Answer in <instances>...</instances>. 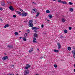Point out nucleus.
Returning <instances> with one entry per match:
<instances>
[{
  "instance_id": "25",
  "label": "nucleus",
  "mask_w": 75,
  "mask_h": 75,
  "mask_svg": "<svg viewBox=\"0 0 75 75\" xmlns=\"http://www.w3.org/2000/svg\"><path fill=\"white\" fill-rule=\"evenodd\" d=\"M26 66L27 67H28L29 68H30V65L28 64H26Z\"/></svg>"
},
{
  "instance_id": "42",
  "label": "nucleus",
  "mask_w": 75,
  "mask_h": 75,
  "mask_svg": "<svg viewBox=\"0 0 75 75\" xmlns=\"http://www.w3.org/2000/svg\"><path fill=\"white\" fill-rule=\"evenodd\" d=\"M42 28H43L44 27V25H41Z\"/></svg>"
},
{
  "instance_id": "2",
  "label": "nucleus",
  "mask_w": 75,
  "mask_h": 75,
  "mask_svg": "<svg viewBox=\"0 0 75 75\" xmlns=\"http://www.w3.org/2000/svg\"><path fill=\"white\" fill-rule=\"evenodd\" d=\"M37 11H37V9L35 8L32 9V12L33 13H36Z\"/></svg>"
},
{
  "instance_id": "20",
  "label": "nucleus",
  "mask_w": 75,
  "mask_h": 75,
  "mask_svg": "<svg viewBox=\"0 0 75 75\" xmlns=\"http://www.w3.org/2000/svg\"><path fill=\"white\" fill-rule=\"evenodd\" d=\"M73 10L74 9H73V8H70L69 11H71V12H72V11H73Z\"/></svg>"
},
{
  "instance_id": "41",
  "label": "nucleus",
  "mask_w": 75,
  "mask_h": 75,
  "mask_svg": "<svg viewBox=\"0 0 75 75\" xmlns=\"http://www.w3.org/2000/svg\"><path fill=\"white\" fill-rule=\"evenodd\" d=\"M0 10L1 11H2L3 10V8H0Z\"/></svg>"
},
{
  "instance_id": "19",
  "label": "nucleus",
  "mask_w": 75,
  "mask_h": 75,
  "mask_svg": "<svg viewBox=\"0 0 75 75\" xmlns=\"http://www.w3.org/2000/svg\"><path fill=\"white\" fill-rule=\"evenodd\" d=\"M15 35H18V32H15Z\"/></svg>"
},
{
  "instance_id": "55",
  "label": "nucleus",
  "mask_w": 75,
  "mask_h": 75,
  "mask_svg": "<svg viewBox=\"0 0 75 75\" xmlns=\"http://www.w3.org/2000/svg\"><path fill=\"white\" fill-rule=\"evenodd\" d=\"M47 18H46L45 19V20H47Z\"/></svg>"
},
{
  "instance_id": "7",
  "label": "nucleus",
  "mask_w": 75,
  "mask_h": 75,
  "mask_svg": "<svg viewBox=\"0 0 75 75\" xmlns=\"http://www.w3.org/2000/svg\"><path fill=\"white\" fill-rule=\"evenodd\" d=\"M57 45H58V50H60V49L61 48V44H60V43H59L58 42L57 43Z\"/></svg>"
},
{
  "instance_id": "31",
  "label": "nucleus",
  "mask_w": 75,
  "mask_h": 75,
  "mask_svg": "<svg viewBox=\"0 0 75 75\" xmlns=\"http://www.w3.org/2000/svg\"><path fill=\"white\" fill-rule=\"evenodd\" d=\"M25 37H27L28 35L27 33H25L24 35Z\"/></svg>"
},
{
  "instance_id": "15",
  "label": "nucleus",
  "mask_w": 75,
  "mask_h": 75,
  "mask_svg": "<svg viewBox=\"0 0 75 75\" xmlns=\"http://www.w3.org/2000/svg\"><path fill=\"white\" fill-rule=\"evenodd\" d=\"M25 73L24 74V75H26L27 74H29V72L26 71H24Z\"/></svg>"
},
{
  "instance_id": "22",
  "label": "nucleus",
  "mask_w": 75,
  "mask_h": 75,
  "mask_svg": "<svg viewBox=\"0 0 75 75\" xmlns=\"http://www.w3.org/2000/svg\"><path fill=\"white\" fill-rule=\"evenodd\" d=\"M67 50L69 51H71V48L70 47H69L67 48Z\"/></svg>"
},
{
  "instance_id": "44",
  "label": "nucleus",
  "mask_w": 75,
  "mask_h": 75,
  "mask_svg": "<svg viewBox=\"0 0 75 75\" xmlns=\"http://www.w3.org/2000/svg\"><path fill=\"white\" fill-rule=\"evenodd\" d=\"M0 20H1V21H3V19H1V18L0 19Z\"/></svg>"
},
{
  "instance_id": "21",
  "label": "nucleus",
  "mask_w": 75,
  "mask_h": 75,
  "mask_svg": "<svg viewBox=\"0 0 75 75\" xmlns=\"http://www.w3.org/2000/svg\"><path fill=\"white\" fill-rule=\"evenodd\" d=\"M46 13H50V11L49 10H47L46 11Z\"/></svg>"
},
{
  "instance_id": "56",
  "label": "nucleus",
  "mask_w": 75,
  "mask_h": 75,
  "mask_svg": "<svg viewBox=\"0 0 75 75\" xmlns=\"http://www.w3.org/2000/svg\"><path fill=\"white\" fill-rule=\"evenodd\" d=\"M5 55H7V54H5Z\"/></svg>"
},
{
  "instance_id": "5",
  "label": "nucleus",
  "mask_w": 75,
  "mask_h": 75,
  "mask_svg": "<svg viewBox=\"0 0 75 75\" xmlns=\"http://www.w3.org/2000/svg\"><path fill=\"white\" fill-rule=\"evenodd\" d=\"M7 47L8 48H9V49L13 48V45H7Z\"/></svg>"
},
{
  "instance_id": "30",
  "label": "nucleus",
  "mask_w": 75,
  "mask_h": 75,
  "mask_svg": "<svg viewBox=\"0 0 75 75\" xmlns=\"http://www.w3.org/2000/svg\"><path fill=\"white\" fill-rule=\"evenodd\" d=\"M27 32L28 33H28H30V30H27Z\"/></svg>"
},
{
  "instance_id": "1",
  "label": "nucleus",
  "mask_w": 75,
  "mask_h": 75,
  "mask_svg": "<svg viewBox=\"0 0 75 75\" xmlns=\"http://www.w3.org/2000/svg\"><path fill=\"white\" fill-rule=\"evenodd\" d=\"M33 20H30L29 21L28 23L29 27H32L33 26H34V25L33 24Z\"/></svg>"
},
{
  "instance_id": "57",
  "label": "nucleus",
  "mask_w": 75,
  "mask_h": 75,
  "mask_svg": "<svg viewBox=\"0 0 75 75\" xmlns=\"http://www.w3.org/2000/svg\"><path fill=\"white\" fill-rule=\"evenodd\" d=\"M19 32H21V31H19Z\"/></svg>"
},
{
  "instance_id": "38",
  "label": "nucleus",
  "mask_w": 75,
  "mask_h": 75,
  "mask_svg": "<svg viewBox=\"0 0 75 75\" xmlns=\"http://www.w3.org/2000/svg\"><path fill=\"white\" fill-rule=\"evenodd\" d=\"M19 16H21V15H22V13L21 12H20V13L19 14Z\"/></svg>"
},
{
  "instance_id": "54",
  "label": "nucleus",
  "mask_w": 75,
  "mask_h": 75,
  "mask_svg": "<svg viewBox=\"0 0 75 75\" xmlns=\"http://www.w3.org/2000/svg\"><path fill=\"white\" fill-rule=\"evenodd\" d=\"M10 3V2H9V3Z\"/></svg>"
},
{
  "instance_id": "16",
  "label": "nucleus",
  "mask_w": 75,
  "mask_h": 75,
  "mask_svg": "<svg viewBox=\"0 0 75 75\" xmlns=\"http://www.w3.org/2000/svg\"><path fill=\"white\" fill-rule=\"evenodd\" d=\"M9 27V25H8V24H7L4 27V28H6V27Z\"/></svg>"
},
{
  "instance_id": "24",
  "label": "nucleus",
  "mask_w": 75,
  "mask_h": 75,
  "mask_svg": "<svg viewBox=\"0 0 75 75\" xmlns=\"http://www.w3.org/2000/svg\"><path fill=\"white\" fill-rule=\"evenodd\" d=\"M64 33H68V31H67V30L65 29L64 31Z\"/></svg>"
},
{
  "instance_id": "40",
  "label": "nucleus",
  "mask_w": 75,
  "mask_h": 75,
  "mask_svg": "<svg viewBox=\"0 0 75 75\" xmlns=\"http://www.w3.org/2000/svg\"><path fill=\"white\" fill-rule=\"evenodd\" d=\"M13 17H14V18H16V15H13Z\"/></svg>"
},
{
  "instance_id": "17",
  "label": "nucleus",
  "mask_w": 75,
  "mask_h": 75,
  "mask_svg": "<svg viewBox=\"0 0 75 75\" xmlns=\"http://www.w3.org/2000/svg\"><path fill=\"white\" fill-rule=\"evenodd\" d=\"M38 36V35L37 33H34V37H37Z\"/></svg>"
},
{
  "instance_id": "8",
  "label": "nucleus",
  "mask_w": 75,
  "mask_h": 75,
  "mask_svg": "<svg viewBox=\"0 0 75 75\" xmlns=\"http://www.w3.org/2000/svg\"><path fill=\"white\" fill-rule=\"evenodd\" d=\"M8 59V57L6 56L3 57L2 58V59H3V61H4L6 60V59Z\"/></svg>"
},
{
  "instance_id": "37",
  "label": "nucleus",
  "mask_w": 75,
  "mask_h": 75,
  "mask_svg": "<svg viewBox=\"0 0 75 75\" xmlns=\"http://www.w3.org/2000/svg\"><path fill=\"white\" fill-rule=\"evenodd\" d=\"M7 75H14V74H9Z\"/></svg>"
},
{
  "instance_id": "48",
  "label": "nucleus",
  "mask_w": 75,
  "mask_h": 75,
  "mask_svg": "<svg viewBox=\"0 0 75 75\" xmlns=\"http://www.w3.org/2000/svg\"><path fill=\"white\" fill-rule=\"evenodd\" d=\"M21 38H22V37H20V39H21Z\"/></svg>"
},
{
  "instance_id": "3",
  "label": "nucleus",
  "mask_w": 75,
  "mask_h": 75,
  "mask_svg": "<svg viewBox=\"0 0 75 75\" xmlns=\"http://www.w3.org/2000/svg\"><path fill=\"white\" fill-rule=\"evenodd\" d=\"M9 8L11 10V11H14V8H13V6H9Z\"/></svg>"
},
{
  "instance_id": "43",
  "label": "nucleus",
  "mask_w": 75,
  "mask_h": 75,
  "mask_svg": "<svg viewBox=\"0 0 75 75\" xmlns=\"http://www.w3.org/2000/svg\"><path fill=\"white\" fill-rule=\"evenodd\" d=\"M32 4H36V3H35L34 2H32Z\"/></svg>"
},
{
  "instance_id": "50",
  "label": "nucleus",
  "mask_w": 75,
  "mask_h": 75,
  "mask_svg": "<svg viewBox=\"0 0 75 75\" xmlns=\"http://www.w3.org/2000/svg\"><path fill=\"white\" fill-rule=\"evenodd\" d=\"M74 72H75V69H74Z\"/></svg>"
},
{
  "instance_id": "46",
  "label": "nucleus",
  "mask_w": 75,
  "mask_h": 75,
  "mask_svg": "<svg viewBox=\"0 0 75 75\" xmlns=\"http://www.w3.org/2000/svg\"><path fill=\"white\" fill-rule=\"evenodd\" d=\"M37 50H38V51H40V49H39L38 48L37 49Z\"/></svg>"
},
{
  "instance_id": "4",
  "label": "nucleus",
  "mask_w": 75,
  "mask_h": 75,
  "mask_svg": "<svg viewBox=\"0 0 75 75\" xmlns=\"http://www.w3.org/2000/svg\"><path fill=\"white\" fill-rule=\"evenodd\" d=\"M28 16V14H27V13H22L23 17H24H24H26V16Z\"/></svg>"
},
{
  "instance_id": "10",
  "label": "nucleus",
  "mask_w": 75,
  "mask_h": 75,
  "mask_svg": "<svg viewBox=\"0 0 75 75\" xmlns=\"http://www.w3.org/2000/svg\"><path fill=\"white\" fill-rule=\"evenodd\" d=\"M35 40H36V39L35 38H33V42L37 43V41H35Z\"/></svg>"
},
{
  "instance_id": "18",
  "label": "nucleus",
  "mask_w": 75,
  "mask_h": 75,
  "mask_svg": "<svg viewBox=\"0 0 75 75\" xmlns=\"http://www.w3.org/2000/svg\"><path fill=\"white\" fill-rule=\"evenodd\" d=\"M32 49L30 50L29 51V53H30V52H32V51H33V49L32 48H31Z\"/></svg>"
},
{
  "instance_id": "52",
  "label": "nucleus",
  "mask_w": 75,
  "mask_h": 75,
  "mask_svg": "<svg viewBox=\"0 0 75 75\" xmlns=\"http://www.w3.org/2000/svg\"><path fill=\"white\" fill-rule=\"evenodd\" d=\"M12 66H13V67H14V65H12Z\"/></svg>"
},
{
  "instance_id": "13",
  "label": "nucleus",
  "mask_w": 75,
  "mask_h": 75,
  "mask_svg": "<svg viewBox=\"0 0 75 75\" xmlns=\"http://www.w3.org/2000/svg\"><path fill=\"white\" fill-rule=\"evenodd\" d=\"M53 51H54V52H59V50H58L54 49L53 50Z\"/></svg>"
},
{
  "instance_id": "47",
  "label": "nucleus",
  "mask_w": 75,
  "mask_h": 75,
  "mask_svg": "<svg viewBox=\"0 0 75 75\" xmlns=\"http://www.w3.org/2000/svg\"><path fill=\"white\" fill-rule=\"evenodd\" d=\"M42 58H43L42 57H41L40 58L41 59H42Z\"/></svg>"
},
{
  "instance_id": "26",
  "label": "nucleus",
  "mask_w": 75,
  "mask_h": 75,
  "mask_svg": "<svg viewBox=\"0 0 75 75\" xmlns=\"http://www.w3.org/2000/svg\"><path fill=\"white\" fill-rule=\"evenodd\" d=\"M40 15V13H37L36 15V16L37 17Z\"/></svg>"
},
{
  "instance_id": "6",
  "label": "nucleus",
  "mask_w": 75,
  "mask_h": 75,
  "mask_svg": "<svg viewBox=\"0 0 75 75\" xmlns=\"http://www.w3.org/2000/svg\"><path fill=\"white\" fill-rule=\"evenodd\" d=\"M74 57L75 58V50H73L72 51Z\"/></svg>"
},
{
  "instance_id": "32",
  "label": "nucleus",
  "mask_w": 75,
  "mask_h": 75,
  "mask_svg": "<svg viewBox=\"0 0 75 75\" xmlns=\"http://www.w3.org/2000/svg\"><path fill=\"white\" fill-rule=\"evenodd\" d=\"M60 38H61V39H63V38H64V37H63V36H62V35L61 36Z\"/></svg>"
},
{
  "instance_id": "29",
  "label": "nucleus",
  "mask_w": 75,
  "mask_h": 75,
  "mask_svg": "<svg viewBox=\"0 0 75 75\" xmlns=\"http://www.w3.org/2000/svg\"><path fill=\"white\" fill-rule=\"evenodd\" d=\"M62 22H63V23H64V22H65V20H64V18H62Z\"/></svg>"
},
{
  "instance_id": "35",
  "label": "nucleus",
  "mask_w": 75,
  "mask_h": 75,
  "mask_svg": "<svg viewBox=\"0 0 75 75\" xmlns=\"http://www.w3.org/2000/svg\"><path fill=\"white\" fill-rule=\"evenodd\" d=\"M69 30H72V27H69Z\"/></svg>"
},
{
  "instance_id": "45",
  "label": "nucleus",
  "mask_w": 75,
  "mask_h": 75,
  "mask_svg": "<svg viewBox=\"0 0 75 75\" xmlns=\"http://www.w3.org/2000/svg\"><path fill=\"white\" fill-rule=\"evenodd\" d=\"M34 32H35V33H37V30H34Z\"/></svg>"
},
{
  "instance_id": "33",
  "label": "nucleus",
  "mask_w": 75,
  "mask_h": 75,
  "mask_svg": "<svg viewBox=\"0 0 75 75\" xmlns=\"http://www.w3.org/2000/svg\"><path fill=\"white\" fill-rule=\"evenodd\" d=\"M25 69H28L29 68L27 67H25Z\"/></svg>"
},
{
  "instance_id": "39",
  "label": "nucleus",
  "mask_w": 75,
  "mask_h": 75,
  "mask_svg": "<svg viewBox=\"0 0 75 75\" xmlns=\"http://www.w3.org/2000/svg\"><path fill=\"white\" fill-rule=\"evenodd\" d=\"M20 11H21V12H22V13H23V12H24V11L22 9H20Z\"/></svg>"
},
{
  "instance_id": "51",
  "label": "nucleus",
  "mask_w": 75,
  "mask_h": 75,
  "mask_svg": "<svg viewBox=\"0 0 75 75\" xmlns=\"http://www.w3.org/2000/svg\"><path fill=\"white\" fill-rule=\"evenodd\" d=\"M53 1H55L56 0H52Z\"/></svg>"
},
{
  "instance_id": "12",
  "label": "nucleus",
  "mask_w": 75,
  "mask_h": 75,
  "mask_svg": "<svg viewBox=\"0 0 75 75\" xmlns=\"http://www.w3.org/2000/svg\"><path fill=\"white\" fill-rule=\"evenodd\" d=\"M48 17H49L50 18H52V16L51 14H49L48 15Z\"/></svg>"
},
{
  "instance_id": "11",
  "label": "nucleus",
  "mask_w": 75,
  "mask_h": 75,
  "mask_svg": "<svg viewBox=\"0 0 75 75\" xmlns=\"http://www.w3.org/2000/svg\"><path fill=\"white\" fill-rule=\"evenodd\" d=\"M62 4H67V3L65 1H62Z\"/></svg>"
},
{
  "instance_id": "36",
  "label": "nucleus",
  "mask_w": 75,
  "mask_h": 75,
  "mask_svg": "<svg viewBox=\"0 0 75 75\" xmlns=\"http://www.w3.org/2000/svg\"><path fill=\"white\" fill-rule=\"evenodd\" d=\"M16 13H17L18 14H19V13H20V11H16Z\"/></svg>"
},
{
  "instance_id": "23",
  "label": "nucleus",
  "mask_w": 75,
  "mask_h": 75,
  "mask_svg": "<svg viewBox=\"0 0 75 75\" xmlns=\"http://www.w3.org/2000/svg\"><path fill=\"white\" fill-rule=\"evenodd\" d=\"M23 40L24 41H27V39L25 38H23Z\"/></svg>"
},
{
  "instance_id": "53",
  "label": "nucleus",
  "mask_w": 75,
  "mask_h": 75,
  "mask_svg": "<svg viewBox=\"0 0 75 75\" xmlns=\"http://www.w3.org/2000/svg\"><path fill=\"white\" fill-rule=\"evenodd\" d=\"M16 75H18V74H17Z\"/></svg>"
},
{
  "instance_id": "34",
  "label": "nucleus",
  "mask_w": 75,
  "mask_h": 75,
  "mask_svg": "<svg viewBox=\"0 0 75 75\" xmlns=\"http://www.w3.org/2000/svg\"><path fill=\"white\" fill-rule=\"evenodd\" d=\"M54 67L55 68H57V65L56 64H54Z\"/></svg>"
},
{
  "instance_id": "28",
  "label": "nucleus",
  "mask_w": 75,
  "mask_h": 75,
  "mask_svg": "<svg viewBox=\"0 0 75 75\" xmlns=\"http://www.w3.org/2000/svg\"><path fill=\"white\" fill-rule=\"evenodd\" d=\"M62 1L61 0H58L57 1L58 2V3H62Z\"/></svg>"
},
{
  "instance_id": "49",
  "label": "nucleus",
  "mask_w": 75,
  "mask_h": 75,
  "mask_svg": "<svg viewBox=\"0 0 75 75\" xmlns=\"http://www.w3.org/2000/svg\"><path fill=\"white\" fill-rule=\"evenodd\" d=\"M47 20V21H48V22L50 21V20Z\"/></svg>"
},
{
  "instance_id": "14",
  "label": "nucleus",
  "mask_w": 75,
  "mask_h": 75,
  "mask_svg": "<svg viewBox=\"0 0 75 75\" xmlns=\"http://www.w3.org/2000/svg\"><path fill=\"white\" fill-rule=\"evenodd\" d=\"M1 4L2 6H5V5H6V4H5L4 2H3L1 3Z\"/></svg>"
},
{
  "instance_id": "27",
  "label": "nucleus",
  "mask_w": 75,
  "mask_h": 75,
  "mask_svg": "<svg viewBox=\"0 0 75 75\" xmlns=\"http://www.w3.org/2000/svg\"><path fill=\"white\" fill-rule=\"evenodd\" d=\"M69 4L70 5H72L73 4V3L71 2H69Z\"/></svg>"
},
{
  "instance_id": "9",
  "label": "nucleus",
  "mask_w": 75,
  "mask_h": 75,
  "mask_svg": "<svg viewBox=\"0 0 75 75\" xmlns=\"http://www.w3.org/2000/svg\"><path fill=\"white\" fill-rule=\"evenodd\" d=\"M39 28L35 27H33L32 28V29L33 30H39Z\"/></svg>"
}]
</instances>
